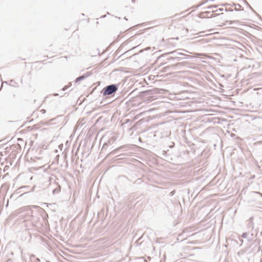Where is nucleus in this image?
I'll return each instance as SVG.
<instances>
[{"mask_svg":"<svg viewBox=\"0 0 262 262\" xmlns=\"http://www.w3.org/2000/svg\"><path fill=\"white\" fill-rule=\"evenodd\" d=\"M60 191V186L58 185L57 187L53 190V194H55L59 193Z\"/></svg>","mask_w":262,"mask_h":262,"instance_id":"20e7f679","label":"nucleus"},{"mask_svg":"<svg viewBox=\"0 0 262 262\" xmlns=\"http://www.w3.org/2000/svg\"><path fill=\"white\" fill-rule=\"evenodd\" d=\"M115 140H116V139H115L114 137H113V138H111L110 140H109L108 141V142L109 143H110V142H111V140H112L113 141H114Z\"/></svg>","mask_w":262,"mask_h":262,"instance_id":"6e6552de","label":"nucleus"},{"mask_svg":"<svg viewBox=\"0 0 262 262\" xmlns=\"http://www.w3.org/2000/svg\"><path fill=\"white\" fill-rule=\"evenodd\" d=\"M35 262H40V259L38 258H36Z\"/></svg>","mask_w":262,"mask_h":262,"instance_id":"9b49d317","label":"nucleus"},{"mask_svg":"<svg viewBox=\"0 0 262 262\" xmlns=\"http://www.w3.org/2000/svg\"><path fill=\"white\" fill-rule=\"evenodd\" d=\"M248 235H249V234L247 232H245L242 234V236L243 238H248L249 240L250 238L249 237Z\"/></svg>","mask_w":262,"mask_h":262,"instance_id":"423d86ee","label":"nucleus"},{"mask_svg":"<svg viewBox=\"0 0 262 262\" xmlns=\"http://www.w3.org/2000/svg\"><path fill=\"white\" fill-rule=\"evenodd\" d=\"M54 95H55V96H57V95H58V94H55Z\"/></svg>","mask_w":262,"mask_h":262,"instance_id":"4468645a","label":"nucleus"},{"mask_svg":"<svg viewBox=\"0 0 262 262\" xmlns=\"http://www.w3.org/2000/svg\"><path fill=\"white\" fill-rule=\"evenodd\" d=\"M32 213L33 212H32V210H28V212L27 213V214H28L27 216H28V217L27 219V220H30L31 217H33V215L32 214Z\"/></svg>","mask_w":262,"mask_h":262,"instance_id":"39448f33","label":"nucleus"},{"mask_svg":"<svg viewBox=\"0 0 262 262\" xmlns=\"http://www.w3.org/2000/svg\"><path fill=\"white\" fill-rule=\"evenodd\" d=\"M69 87V86H68V85L65 86L62 89V90H63V91H65V90H67Z\"/></svg>","mask_w":262,"mask_h":262,"instance_id":"1a4fd4ad","label":"nucleus"},{"mask_svg":"<svg viewBox=\"0 0 262 262\" xmlns=\"http://www.w3.org/2000/svg\"><path fill=\"white\" fill-rule=\"evenodd\" d=\"M90 75V74L87 73L86 74H85L84 75H82V76H80L78 77H77L76 80H75V82H78L82 80H83L85 78L88 77Z\"/></svg>","mask_w":262,"mask_h":262,"instance_id":"7ed1b4c3","label":"nucleus"},{"mask_svg":"<svg viewBox=\"0 0 262 262\" xmlns=\"http://www.w3.org/2000/svg\"><path fill=\"white\" fill-rule=\"evenodd\" d=\"M59 158V155H57V156H56V158Z\"/></svg>","mask_w":262,"mask_h":262,"instance_id":"ddd939ff","label":"nucleus"},{"mask_svg":"<svg viewBox=\"0 0 262 262\" xmlns=\"http://www.w3.org/2000/svg\"><path fill=\"white\" fill-rule=\"evenodd\" d=\"M118 90V86L116 84H112L104 88L101 91L103 96L112 95L114 94Z\"/></svg>","mask_w":262,"mask_h":262,"instance_id":"f257e3e1","label":"nucleus"},{"mask_svg":"<svg viewBox=\"0 0 262 262\" xmlns=\"http://www.w3.org/2000/svg\"><path fill=\"white\" fill-rule=\"evenodd\" d=\"M216 7H217L216 5H212V6H210L208 7L207 8L208 9L211 10V9H212L213 8H215Z\"/></svg>","mask_w":262,"mask_h":262,"instance_id":"0eeeda50","label":"nucleus"},{"mask_svg":"<svg viewBox=\"0 0 262 262\" xmlns=\"http://www.w3.org/2000/svg\"><path fill=\"white\" fill-rule=\"evenodd\" d=\"M223 10V8H219V9L216 10V11L221 12V11H222Z\"/></svg>","mask_w":262,"mask_h":262,"instance_id":"9d476101","label":"nucleus"},{"mask_svg":"<svg viewBox=\"0 0 262 262\" xmlns=\"http://www.w3.org/2000/svg\"><path fill=\"white\" fill-rule=\"evenodd\" d=\"M187 56H188V57H189V58H190V57H191V56H189V55H187Z\"/></svg>","mask_w":262,"mask_h":262,"instance_id":"f8f14e48","label":"nucleus"},{"mask_svg":"<svg viewBox=\"0 0 262 262\" xmlns=\"http://www.w3.org/2000/svg\"><path fill=\"white\" fill-rule=\"evenodd\" d=\"M167 54H173L174 56L172 57V59L177 58L178 59V60H180V59H182L181 57H179V55H184L183 53H177L176 51L170 52L168 53Z\"/></svg>","mask_w":262,"mask_h":262,"instance_id":"f03ea898","label":"nucleus"}]
</instances>
